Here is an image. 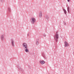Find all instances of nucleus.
<instances>
[{"mask_svg":"<svg viewBox=\"0 0 74 74\" xmlns=\"http://www.w3.org/2000/svg\"><path fill=\"white\" fill-rule=\"evenodd\" d=\"M46 19H48L49 17H48V15H46Z\"/></svg>","mask_w":74,"mask_h":74,"instance_id":"obj_14","label":"nucleus"},{"mask_svg":"<svg viewBox=\"0 0 74 74\" xmlns=\"http://www.w3.org/2000/svg\"><path fill=\"white\" fill-rule=\"evenodd\" d=\"M12 45V47H15V45H14V40L13 39L11 40Z\"/></svg>","mask_w":74,"mask_h":74,"instance_id":"obj_5","label":"nucleus"},{"mask_svg":"<svg viewBox=\"0 0 74 74\" xmlns=\"http://www.w3.org/2000/svg\"><path fill=\"white\" fill-rule=\"evenodd\" d=\"M29 36V34H27V36Z\"/></svg>","mask_w":74,"mask_h":74,"instance_id":"obj_20","label":"nucleus"},{"mask_svg":"<svg viewBox=\"0 0 74 74\" xmlns=\"http://www.w3.org/2000/svg\"><path fill=\"white\" fill-rule=\"evenodd\" d=\"M39 63L41 64H44L45 63V61L44 60L42 61L40 60L39 61Z\"/></svg>","mask_w":74,"mask_h":74,"instance_id":"obj_7","label":"nucleus"},{"mask_svg":"<svg viewBox=\"0 0 74 74\" xmlns=\"http://www.w3.org/2000/svg\"><path fill=\"white\" fill-rule=\"evenodd\" d=\"M1 39L2 40H4V36L3 35H2L1 37Z\"/></svg>","mask_w":74,"mask_h":74,"instance_id":"obj_8","label":"nucleus"},{"mask_svg":"<svg viewBox=\"0 0 74 74\" xmlns=\"http://www.w3.org/2000/svg\"><path fill=\"white\" fill-rule=\"evenodd\" d=\"M42 56L45 59H47V57H46V56H45V54L44 53V52H42Z\"/></svg>","mask_w":74,"mask_h":74,"instance_id":"obj_4","label":"nucleus"},{"mask_svg":"<svg viewBox=\"0 0 74 74\" xmlns=\"http://www.w3.org/2000/svg\"><path fill=\"white\" fill-rule=\"evenodd\" d=\"M1 1L2 3L3 2V0H1Z\"/></svg>","mask_w":74,"mask_h":74,"instance_id":"obj_17","label":"nucleus"},{"mask_svg":"<svg viewBox=\"0 0 74 74\" xmlns=\"http://www.w3.org/2000/svg\"><path fill=\"white\" fill-rule=\"evenodd\" d=\"M73 55L74 56V52H73Z\"/></svg>","mask_w":74,"mask_h":74,"instance_id":"obj_22","label":"nucleus"},{"mask_svg":"<svg viewBox=\"0 0 74 74\" xmlns=\"http://www.w3.org/2000/svg\"><path fill=\"white\" fill-rule=\"evenodd\" d=\"M36 45H38V41H36Z\"/></svg>","mask_w":74,"mask_h":74,"instance_id":"obj_12","label":"nucleus"},{"mask_svg":"<svg viewBox=\"0 0 74 74\" xmlns=\"http://www.w3.org/2000/svg\"><path fill=\"white\" fill-rule=\"evenodd\" d=\"M54 38L56 42H58V38H59V34H58V31L56 32V35L54 36Z\"/></svg>","mask_w":74,"mask_h":74,"instance_id":"obj_1","label":"nucleus"},{"mask_svg":"<svg viewBox=\"0 0 74 74\" xmlns=\"http://www.w3.org/2000/svg\"><path fill=\"white\" fill-rule=\"evenodd\" d=\"M20 70H21V71H22V69H20Z\"/></svg>","mask_w":74,"mask_h":74,"instance_id":"obj_18","label":"nucleus"},{"mask_svg":"<svg viewBox=\"0 0 74 74\" xmlns=\"http://www.w3.org/2000/svg\"><path fill=\"white\" fill-rule=\"evenodd\" d=\"M42 16V12H40L39 13V17L40 18H41Z\"/></svg>","mask_w":74,"mask_h":74,"instance_id":"obj_9","label":"nucleus"},{"mask_svg":"<svg viewBox=\"0 0 74 74\" xmlns=\"http://www.w3.org/2000/svg\"><path fill=\"white\" fill-rule=\"evenodd\" d=\"M70 10V7H68L67 8V10L68 12V13H70V11H69Z\"/></svg>","mask_w":74,"mask_h":74,"instance_id":"obj_11","label":"nucleus"},{"mask_svg":"<svg viewBox=\"0 0 74 74\" xmlns=\"http://www.w3.org/2000/svg\"><path fill=\"white\" fill-rule=\"evenodd\" d=\"M63 11L64 12V13L65 14H66V13H67V12L66 10L64 9H63Z\"/></svg>","mask_w":74,"mask_h":74,"instance_id":"obj_10","label":"nucleus"},{"mask_svg":"<svg viewBox=\"0 0 74 74\" xmlns=\"http://www.w3.org/2000/svg\"><path fill=\"white\" fill-rule=\"evenodd\" d=\"M36 21V19L34 18H32L31 19V22L32 24H34Z\"/></svg>","mask_w":74,"mask_h":74,"instance_id":"obj_3","label":"nucleus"},{"mask_svg":"<svg viewBox=\"0 0 74 74\" xmlns=\"http://www.w3.org/2000/svg\"><path fill=\"white\" fill-rule=\"evenodd\" d=\"M36 41H38V39H37L36 40Z\"/></svg>","mask_w":74,"mask_h":74,"instance_id":"obj_21","label":"nucleus"},{"mask_svg":"<svg viewBox=\"0 0 74 74\" xmlns=\"http://www.w3.org/2000/svg\"><path fill=\"white\" fill-rule=\"evenodd\" d=\"M23 47L25 48L26 49L25 51L26 52H29V50H28V48H27V44L26 43H24L23 44Z\"/></svg>","mask_w":74,"mask_h":74,"instance_id":"obj_2","label":"nucleus"},{"mask_svg":"<svg viewBox=\"0 0 74 74\" xmlns=\"http://www.w3.org/2000/svg\"><path fill=\"white\" fill-rule=\"evenodd\" d=\"M63 23L64 25H66V22H64Z\"/></svg>","mask_w":74,"mask_h":74,"instance_id":"obj_16","label":"nucleus"},{"mask_svg":"<svg viewBox=\"0 0 74 74\" xmlns=\"http://www.w3.org/2000/svg\"><path fill=\"white\" fill-rule=\"evenodd\" d=\"M64 44H65V45H64V47H66L68 46H69V43H67V42L66 41H65L64 42Z\"/></svg>","mask_w":74,"mask_h":74,"instance_id":"obj_6","label":"nucleus"},{"mask_svg":"<svg viewBox=\"0 0 74 74\" xmlns=\"http://www.w3.org/2000/svg\"><path fill=\"white\" fill-rule=\"evenodd\" d=\"M68 1V2H69V1H70V0H67Z\"/></svg>","mask_w":74,"mask_h":74,"instance_id":"obj_19","label":"nucleus"},{"mask_svg":"<svg viewBox=\"0 0 74 74\" xmlns=\"http://www.w3.org/2000/svg\"><path fill=\"white\" fill-rule=\"evenodd\" d=\"M8 12H11V9L10 8H8Z\"/></svg>","mask_w":74,"mask_h":74,"instance_id":"obj_13","label":"nucleus"},{"mask_svg":"<svg viewBox=\"0 0 74 74\" xmlns=\"http://www.w3.org/2000/svg\"><path fill=\"white\" fill-rule=\"evenodd\" d=\"M43 36H44V37H46V34H43Z\"/></svg>","mask_w":74,"mask_h":74,"instance_id":"obj_15","label":"nucleus"}]
</instances>
